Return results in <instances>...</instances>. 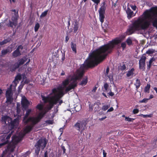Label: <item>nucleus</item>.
Returning a JSON list of instances; mask_svg holds the SVG:
<instances>
[{"label":"nucleus","instance_id":"54","mask_svg":"<svg viewBox=\"0 0 157 157\" xmlns=\"http://www.w3.org/2000/svg\"><path fill=\"white\" fill-rule=\"evenodd\" d=\"M153 52L152 50L149 49L146 52V53L147 54H152Z\"/></svg>","mask_w":157,"mask_h":157},{"label":"nucleus","instance_id":"1","mask_svg":"<svg viewBox=\"0 0 157 157\" xmlns=\"http://www.w3.org/2000/svg\"><path fill=\"white\" fill-rule=\"evenodd\" d=\"M122 41L121 38L117 37L90 52L88 58L81 67L80 70L77 71L75 76L79 80L81 79L83 76L85 69L93 67L102 62L108 54L112 52L115 45L120 43Z\"/></svg>","mask_w":157,"mask_h":157},{"label":"nucleus","instance_id":"8","mask_svg":"<svg viewBox=\"0 0 157 157\" xmlns=\"http://www.w3.org/2000/svg\"><path fill=\"white\" fill-rule=\"evenodd\" d=\"M86 121L85 120L78 121L74 125V127L77 130L82 132L85 130L86 128Z\"/></svg>","mask_w":157,"mask_h":157},{"label":"nucleus","instance_id":"51","mask_svg":"<svg viewBox=\"0 0 157 157\" xmlns=\"http://www.w3.org/2000/svg\"><path fill=\"white\" fill-rule=\"evenodd\" d=\"M121 47L122 48L123 50L125 48L126 44L125 42H122L121 44Z\"/></svg>","mask_w":157,"mask_h":157},{"label":"nucleus","instance_id":"19","mask_svg":"<svg viewBox=\"0 0 157 157\" xmlns=\"http://www.w3.org/2000/svg\"><path fill=\"white\" fill-rule=\"evenodd\" d=\"M27 58L25 56L23 57L22 58L19 59L18 62L16 63H17L18 66L19 67L20 66L23 65L27 60Z\"/></svg>","mask_w":157,"mask_h":157},{"label":"nucleus","instance_id":"64","mask_svg":"<svg viewBox=\"0 0 157 157\" xmlns=\"http://www.w3.org/2000/svg\"><path fill=\"white\" fill-rule=\"evenodd\" d=\"M61 148L63 150V153H65L66 151V149L65 148V147L64 146H61Z\"/></svg>","mask_w":157,"mask_h":157},{"label":"nucleus","instance_id":"18","mask_svg":"<svg viewBox=\"0 0 157 157\" xmlns=\"http://www.w3.org/2000/svg\"><path fill=\"white\" fill-rule=\"evenodd\" d=\"M33 127V126L31 124L27 125L25 127L24 129V131L26 134L29 133L32 130Z\"/></svg>","mask_w":157,"mask_h":157},{"label":"nucleus","instance_id":"56","mask_svg":"<svg viewBox=\"0 0 157 157\" xmlns=\"http://www.w3.org/2000/svg\"><path fill=\"white\" fill-rule=\"evenodd\" d=\"M153 25L154 26L157 27V20H155L153 21Z\"/></svg>","mask_w":157,"mask_h":157},{"label":"nucleus","instance_id":"28","mask_svg":"<svg viewBox=\"0 0 157 157\" xmlns=\"http://www.w3.org/2000/svg\"><path fill=\"white\" fill-rule=\"evenodd\" d=\"M32 112V109H29L26 110V113L24 117V120L26 119L29 116L30 114Z\"/></svg>","mask_w":157,"mask_h":157},{"label":"nucleus","instance_id":"25","mask_svg":"<svg viewBox=\"0 0 157 157\" xmlns=\"http://www.w3.org/2000/svg\"><path fill=\"white\" fill-rule=\"evenodd\" d=\"M46 112V111L41 112L40 113L38 116L36 117L39 122L41 119L44 116Z\"/></svg>","mask_w":157,"mask_h":157},{"label":"nucleus","instance_id":"52","mask_svg":"<svg viewBox=\"0 0 157 157\" xmlns=\"http://www.w3.org/2000/svg\"><path fill=\"white\" fill-rule=\"evenodd\" d=\"M149 100L148 99L146 98H144L142 100L140 101V103H147V101Z\"/></svg>","mask_w":157,"mask_h":157},{"label":"nucleus","instance_id":"3","mask_svg":"<svg viewBox=\"0 0 157 157\" xmlns=\"http://www.w3.org/2000/svg\"><path fill=\"white\" fill-rule=\"evenodd\" d=\"M20 105L18 103L17 104V117L13 121L12 118L8 116H5L2 117L1 121L3 123H5L6 126H7L10 129H12L19 124V118L21 117L20 115L21 112Z\"/></svg>","mask_w":157,"mask_h":157},{"label":"nucleus","instance_id":"34","mask_svg":"<svg viewBox=\"0 0 157 157\" xmlns=\"http://www.w3.org/2000/svg\"><path fill=\"white\" fill-rule=\"evenodd\" d=\"M10 40L9 39H6L0 42V45H3L6 44L10 42Z\"/></svg>","mask_w":157,"mask_h":157},{"label":"nucleus","instance_id":"11","mask_svg":"<svg viewBox=\"0 0 157 157\" xmlns=\"http://www.w3.org/2000/svg\"><path fill=\"white\" fill-rule=\"evenodd\" d=\"M21 104L23 110H26L30 104V102L26 98L23 99Z\"/></svg>","mask_w":157,"mask_h":157},{"label":"nucleus","instance_id":"5","mask_svg":"<svg viewBox=\"0 0 157 157\" xmlns=\"http://www.w3.org/2000/svg\"><path fill=\"white\" fill-rule=\"evenodd\" d=\"M105 5V2H103L98 10L99 13V19L101 24L104 22L105 17V14L106 9V7Z\"/></svg>","mask_w":157,"mask_h":157},{"label":"nucleus","instance_id":"60","mask_svg":"<svg viewBox=\"0 0 157 157\" xmlns=\"http://www.w3.org/2000/svg\"><path fill=\"white\" fill-rule=\"evenodd\" d=\"M155 59L153 58H151L149 61V63H150V64H151L154 61Z\"/></svg>","mask_w":157,"mask_h":157},{"label":"nucleus","instance_id":"23","mask_svg":"<svg viewBox=\"0 0 157 157\" xmlns=\"http://www.w3.org/2000/svg\"><path fill=\"white\" fill-rule=\"evenodd\" d=\"M76 44L71 42V48L73 52L75 54L77 53Z\"/></svg>","mask_w":157,"mask_h":157},{"label":"nucleus","instance_id":"20","mask_svg":"<svg viewBox=\"0 0 157 157\" xmlns=\"http://www.w3.org/2000/svg\"><path fill=\"white\" fill-rule=\"evenodd\" d=\"M12 21L10 20L9 21V23L7 24V26L8 27H10L11 28H13V26H14L16 27L17 25V21Z\"/></svg>","mask_w":157,"mask_h":157},{"label":"nucleus","instance_id":"44","mask_svg":"<svg viewBox=\"0 0 157 157\" xmlns=\"http://www.w3.org/2000/svg\"><path fill=\"white\" fill-rule=\"evenodd\" d=\"M7 99V102L11 103L13 100L12 96H6Z\"/></svg>","mask_w":157,"mask_h":157},{"label":"nucleus","instance_id":"12","mask_svg":"<svg viewBox=\"0 0 157 157\" xmlns=\"http://www.w3.org/2000/svg\"><path fill=\"white\" fill-rule=\"evenodd\" d=\"M58 89L59 90V94L54 96L56 98H58L59 101L60 99L65 94L63 91V89L62 87H61Z\"/></svg>","mask_w":157,"mask_h":157},{"label":"nucleus","instance_id":"57","mask_svg":"<svg viewBox=\"0 0 157 157\" xmlns=\"http://www.w3.org/2000/svg\"><path fill=\"white\" fill-rule=\"evenodd\" d=\"M109 67H107L106 68V72L105 74V75H108V73L109 72Z\"/></svg>","mask_w":157,"mask_h":157},{"label":"nucleus","instance_id":"16","mask_svg":"<svg viewBox=\"0 0 157 157\" xmlns=\"http://www.w3.org/2000/svg\"><path fill=\"white\" fill-rule=\"evenodd\" d=\"M12 51L11 48L8 47L7 48L2 50L1 51V56H3L8 53H10Z\"/></svg>","mask_w":157,"mask_h":157},{"label":"nucleus","instance_id":"29","mask_svg":"<svg viewBox=\"0 0 157 157\" xmlns=\"http://www.w3.org/2000/svg\"><path fill=\"white\" fill-rule=\"evenodd\" d=\"M21 55V52H18L17 51H14L12 53V56L16 58L18 56H20Z\"/></svg>","mask_w":157,"mask_h":157},{"label":"nucleus","instance_id":"62","mask_svg":"<svg viewBox=\"0 0 157 157\" xmlns=\"http://www.w3.org/2000/svg\"><path fill=\"white\" fill-rule=\"evenodd\" d=\"M103 157H106L107 153L104 150H103Z\"/></svg>","mask_w":157,"mask_h":157},{"label":"nucleus","instance_id":"50","mask_svg":"<svg viewBox=\"0 0 157 157\" xmlns=\"http://www.w3.org/2000/svg\"><path fill=\"white\" fill-rule=\"evenodd\" d=\"M45 122L49 124H52L53 123V120H48L45 121Z\"/></svg>","mask_w":157,"mask_h":157},{"label":"nucleus","instance_id":"39","mask_svg":"<svg viewBox=\"0 0 157 157\" xmlns=\"http://www.w3.org/2000/svg\"><path fill=\"white\" fill-rule=\"evenodd\" d=\"M40 27V25L39 23H37L36 24L34 27V31L35 32H36L38 31Z\"/></svg>","mask_w":157,"mask_h":157},{"label":"nucleus","instance_id":"37","mask_svg":"<svg viewBox=\"0 0 157 157\" xmlns=\"http://www.w3.org/2000/svg\"><path fill=\"white\" fill-rule=\"evenodd\" d=\"M126 42L127 44L129 46H130L132 44V40L130 37H128L127 39L126 40Z\"/></svg>","mask_w":157,"mask_h":157},{"label":"nucleus","instance_id":"4","mask_svg":"<svg viewBox=\"0 0 157 157\" xmlns=\"http://www.w3.org/2000/svg\"><path fill=\"white\" fill-rule=\"evenodd\" d=\"M48 141L46 138H41L38 140L35 145V153L38 155L40 151V148L43 150L46 147Z\"/></svg>","mask_w":157,"mask_h":157},{"label":"nucleus","instance_id":"49","mask_svg":"<svg viewBox=\"0 0 157 157\" xmlns=\"http://www.w3.org/2000/svg\"><path fill=\"white\" fill-rule=\"evenodd\" d=\"M134 119L129 117H125V120L129 122L132 121Z\"/></svg>","mask_w":157,"mask_h":157},{"label":"nucleus","instance_id":"31","mask_svg":"<svg viewBox=\"0 0 157 157\" xmlns=\"http://www.w3.org/2000/svg\"><path fill=\"white\" fill-rule=\"evenodd\" d=\"M70 82V81L69 78H67L63 82V85L64 87H66V86L69 84Z\"/></svg>","mask_w":157,"mask_h":157},{"label":"nucleus","instance_id":"2","mask_svg":"<svg viewBox=\"0 0 157 157\" xmlns=\"http://www.w3.org/2000/svg\"><path fill=\"white\" fill-rule=\"evenodd\" d=\"M157 8H152L150 10H147L137 20L135 21L130 25L126 31L128 35L134 33L136 31L144 30L147 29L155 17L157 16Z\"/></svg>","mask_w":157,"mask_h":157},{"label":"nucleus","instance_id":"41","mask_svg":"<svg viewBox=\"0 0 157 157\" xmlns=\"http://www.w3.org/2000/svg\"><path fill=\"white\" fill-rule=\"evenodd\" d=\"M36 108L40 110H42L43 109V105L41 104H38L37 105Z\"/></svg>","mask_w":157,"mask_h":157},{"label":"nucleus","instance_id":"27","mask_svg":"<svg viewBox=\"0 0 157 157\" xmlns=\"http://www.w3.org/2000/svg\"><path fill=\"white\" fill-rule=\"evenodd\" d=\"M135 71V69L133 68H132L130 70L128 71L127 74L126 76L128 77H129L131 75H134V72Z\"/></svg>","mask_w":157,"mask_h":157},{"label":"nucleus","instance_id":"9","mask_svg":"<svg viewBox=\"0 0 157 157\" xmlns=\"http://www.w3.org/2000/svg\"><path fill=\"white\" fill-rule=\"evenodd\" d=\"M12 131L7 135V134L5 133L0 137V139L2 142H6L7 144L9 142V140L10 139L12 136Z\"/></svg>","mask_w":157,"mask_h":157},{"label":"nucleus","instance_id":"55","mask_svg":"<svg viewBox=\"0 0 157 157\" xmlns=\"http://www.w3.org/2000/svg\"><path fill=\"white\" fill-rule=\"evenodd\" d=\"M93 2L96 4V5H98V4L100 3V0H91Z\"/></svg>","mask_w":157,"mask_h":157},{"label":"nucleus","instance_id":"36","mask_svg":"<svg viewBox=\"0 0 157 157\" xmlns=\"http://www.w3.org/2000/svg\"><path fill=\"white\" fill-rule=\"evenodd\" d=\"M150 86H151L150 84H147V86L145 87L144 90V92L149 93Z\"/></svg>","mask_w":157,"mask_h":157},{"label":"nucleus","instance_id":"58","mask_svg":"<svg viewBox=\"0 0 157 157\" xmlns=\"http://www.w3.org/2000/svg\"><path fill=\"white\" fill-rule=\"evenodd\" d=\"M131 7L133 10H136V5H132L131 6Z\"/></svg>","mask_w":157,"mask_h":157},{"label":"nucleus","instance_id":"22","mask_svg":"<svg viewBox=\"0 0 157 157\" xmlns=\"http://www.w3.org/2000/svg\"><path fill=\"white\" fill-rule=\"evenodd\" d=\"M32 119L31 120V122H32L31 124V125L34 127V125L37 124L39 121L36 117H31Z\"/></svg>","mask_w":157,"mask_h":157},{"label":"nucleus","instance_id":"6","mask_svg":"<svg viewBox=\"0 0 157 157\" xmlns=\"http://www.w3.org/2000/svg\"><path fill=\"white\" fill-rule=\"evenodd\" d=\"M21 140L18 136H14L12 137L11 142L9 144L8 148L12 152L15 147L16 145Z\"/></svg>","mask_w":157,"mask_h":157},{"label":"nucleus","instance_id":"40","mask_svg":"<svg viewBox=\"0 0 157 157\" xmlns=\"http://www.w3.org/2000/svg\"><path fill=\"white\" fill-rule=\"evenodd\" d=\"M110 107V105H105L101 108V109L103 111L106 110Z\"/></svg>","mask_w":157,"mask_h":157},{"label":"nucleus","instance_id":"32","mask_svg":"<svg viewBox=\"0 0 157 157\" xmlns=\"http://www.w3.org/2000/svg\"><path fill=\"white\" fill-rule=\"evenodd\" d=\"M134 85L136 86V88L137 89H138L141 85L140 82V80L137 79L136 80L135 83Z\"/></svg>","mask_w":157,"mask_h":157},{"label":"nucleus","instance_id":"47","mask_svg":"<svg viewBox=\"0 0 157 157\" xmlns=\"http://www.w3.org/2000/svg\"><path fill=\"white\" fill-rule=\"evenodd\" d=\"M49 102V105L47 109L48 110H50L53 107L54 105L51 102Z\"/></svg>","mask_w":157,"mask_h":157},{"label":"nucleus","instance_id":"13","mask_svg":"<svg viewBox=\"0 0 157 157\" xmlns=\"http://www.w3.org/2000/svg\"><path fill=\"white\" fill-rule=\"evenodd\" d=\"M21 75L19 74H18L15 77L14 80L13 82L14 85L13 86L14 87H15L17 86V84L19 82V81L21 80Z\"/></svg>","mask_w":157,"mask_h":157},{"label":"nucleus","instance_id":"48","mask_svg":"<svg viewBox=\"0 0 157 157\" xmlns=\"http://www.w3.org/2000/svg\"><path fill=\"white\" fill-rule=\"evenodd\" d=\"M58 88H58L57 89L54 88L52 90V93L53 94H55V95H56V93L58 92H59V91H58V90H59L58 89Z\"/></svg>","mask_w":157,"mask_h":157},{"label":"nucleus","instance_id":"24","mask_svg":"<svg viewBox=\"0 0 157 157\" xmlns=\"http://www.w3.org/2000/svg\"><path fill=\"white\" fill-rule=\"evenodd\" d=\"M79 80L77 77H76L75 75L73 76L71 78V81H72V82L71 83V84H76L77 86V81Z\"/></svg>","mask_w":157,"mask_h":157},{"label":"nucleus","instance_id":"10","mask_svg":"<svg viewBox=\"0 0 157 157\" xmlns=\"http://www.w3.org/2000/svg\"><path fill=\"white\" fill-rule=\"evenodd\" d=\"M146 59V57L144 56L141 57L139 61V67L140 69H144Z\"/></svg>","mask_w":157,"mask_h":157},{"label":"nucleus","instance_id":"38","mask_svg":"<svg viewBox=\"0 0 157 157\" xmlns=\"http://www.w3.org/2000/svg\"><path fill=\"white\" fill-rule=\"evenodd\" d=\"M48 10L42 13V14L40 15V17L42 18L45 17L48 14Z\"/></svg>","mask_w":157,"mask_h":157},{"label":"nucleus","instance_id":"35","mask_svg":"<svg viewBox=\"0 0 157 157\" xmlns=\"http://www.w3.org/2000/svg\"><path fill=\"white\" fill-rule=\"evenodd\" d=\"M88 82L87 78L86 77L85 78H84L83 79L81 83L80 84V85H85Z\"/></svg>","mask_w":157,"mask_h":157},{"label":"nucleus","instance_id":"7","mask_svg":"<svg viewBox=\"0 0 157 157\" xmlns=\"http://www.w3.org/2000/svg\"><path fill=\"white\" fill-rule=\"evenodd\" d=\"M41 97L42 100L44 103H47L48 102H51L54 105L56 104L59 101L58 98H56L54 96L50 97L48 95L47 97H45L44 96L41 95Z\"/></svg>","mask_w":157,"mask_h":157},{"label":"nucleus","instance_id":"33","mask_svg":"<svg viewBox=\"0 0 157 157\" xmlns=\"http://www.w3.org/2000/svg\"><path fill=\"white\" fill-rule=\"evenodd\" d=\"M26 134V133L23 131L22 132H20L18 136L21 140Z\"/></svg>","mask_w":157,"mask_h":157},{"label":"nucleus","instance_id":"26","mask_svg":"<svg viewBox=\"0 0 157 157\" xmlns=\"http://www.w3.org/2000/svg\"><path fill=\"white\" fill-rule=\"evenodd\" d=\"M18 10L17 12L16 13H13V15L11 18L12 21H17L19 17L18 14Z\"/></svg>","mask_w":157,"mask_h":157},{"label":"nucleus","instance_id":"21","mask_svg":"<svg viewBox=\"0 0 157 157\" xmlns=\"http://www.w3.org/2000/svg\"><path fill=\"white\" fill-rule=\"evenodd\" d=\"M19 67L17 63H15L13 65H11L10 67V71L12 72L15 71Z\"/></svg>","mask_w":157,"mask_h":157},{"label":"nucleus","instance_id":"42","mask_svg":"<svg viewBox=\"0 0 157 157\" xmlns=\"http://www.w3.org/2000/svg\"><path fill=\"white\" fill-rule=\"evenodd\" d=\"M31 119H32V118H31V117H29L27 119H25L24 121L23 120V121L24 122V123L25 124H27L29 122L31 121Z\"/></svg>","mask_w":157,"mask_h":157},{"label":"nucleus","instance_id":"59","mask_svg":"<svg viewBox=\"0 0 157 157\" xmlns=\"http://www.w3.org/2000/svg\"><path fill=\"white\" fill-rule=\"evenodd\" d=\"M3 142L0 144V148L4 145L7 144L6 142Z\"/></svg>","mask_w":157,"mask_h":157},{"label":"nucleus","instance_id":"53","mask_svg":"<svg viewBox=\"0 0 157 157\" xmlns=\"http://www.w3.org/2000/svg\"><path fill=\"white\" fill-rule=\"evenodd\" d=\"M139 112V110L137 109H134L132 111V113L134 114H136L138 113Z\"/></svg>","mask_w":157,"mask_h":157},{"label":"nucleus","instance_id":"63","mask_svg":"<svg viewBox=\"0 0 157 157\" xmlns=\"http://www.w3.org/2000/svg\"><path fill=\"white\" fill-rule=\"evenodd\" d=\"M48 152L47 151H46L44 153V157H48Z\"/></svg>","mask_w":157,"mask_h":157},{"label":"nucleus","instance_id":"43","mask_svg":"<svg viewBox=\"0 0 157 157\" xmlns=\"http://www.w3.org/2000/svg\"><path fill=\"white\" fill-rule=\"evenodd\" d=\"M109 87V85L107 83H105L104 85V87L105 92H108V88Z\"/></svg>","mask_w":157,"mask_h":157},{"label":"nucleus","instance_id":"17","mask_svg":"<svg viewBox=\"0 0 157 157\" xmlns=\"http://www.w3.org/2000/svg\"><path fill=\"white\" fill-rule=\"evenodd\" d=\"M76 86L77 85L76 84H73L71 83L67 87H66L65 90V93H66L72 89H74Z\"/></svg>","mask_w":157,"mask_h":157},{"label":"nucleus","instance_id":"30","mask_svg":"<svg viewBox=\"0 0 157 157\" xmlns=\"http://www.w3.org/2000/svg\"><path fill=\"white\" fill-rule=\"evenodd\" d=\"M78 28V24L77 21H76L74 25L73 29L74 33H76L77 32Z\"/></svg>","mask_w":157,"mask_h":157},{"label":"nucleus","instance_id":"46","mask_svg":"<svg viewBox=\"0 0 157 157\" xmlns=\"http://www.w3.org/2000/svg\"><path fill=\"white\" fill-rule=\"evenodd\" d=\"M23 49V47L22 45H19L17 49H16L15 51H17L18 52H21L20 51V49L21 50H22Z\"/></svg>","mask_w":157,"mask_h":157},{"label":"nucleus","instance_id":"61","mask_svg":"<svg viewBox=\"0 0 157 157\" xmlns=\"http://www.w3.org/2000/svg\"><path fill=\"white\" fill-rule=\"evenodd\" d=\"M114 110V109L113 107H110L109 109H108L107 111V112L113 111Z\"/></svg>","mask_w":157,"mask_h":157},{"label":"nucleus","instance_id":"14","mask_svg":"<svg viewBox=\"0 0 157 157\" xmlns=\"http://www.w3.org/2000/svg\"><path fill=\"white\" fill-rule=\"evenodd\" d=\"M126 13L127 15V17L129 19L135 16V14L134 15L133 12L132 11L129 7L127 8L126 10Z\"/></svg>","mask_w":157,"mask_h":157},{"label":"nucleus","instance_id":"45","mask_svg":"<svg viewBox=\"0 0 157 157\" xmlns=\"http://www.w3.org/2000/svg\"><path fill=\"white\" fill-rule=\"evenodd\" d=\"M123 63H124V62H123ZM126 67L125 64H123L122 65H120V69L122 71H123L126 69Z\"/></svg>","mask_w":157,"mask_h":157},{"label":"nucleus","instance_id":"15","mask_svg":"<svg viewBox=\"0 0 157 157\" xmlns=\"http://www.w3.org/2000/svg\"><path fill=\"white\" fill-rule=\"evenodd\" d=\"M13 85L11 84L10 87L7 89L6 93V96H12L13 95Z\"/></svg>","mask_w":157,"mask_h":157}]
</instances>
